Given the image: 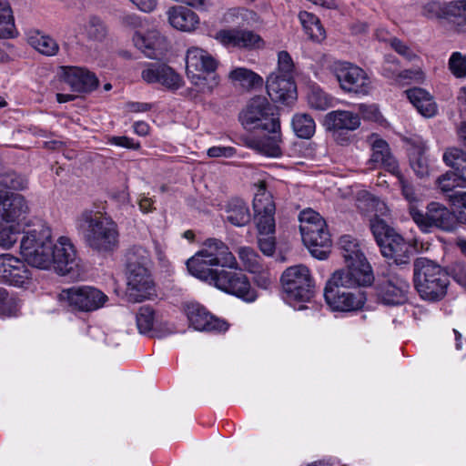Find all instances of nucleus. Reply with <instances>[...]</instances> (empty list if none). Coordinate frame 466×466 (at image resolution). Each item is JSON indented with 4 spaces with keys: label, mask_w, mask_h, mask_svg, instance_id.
I'll return each instance as SVG.
<instances>
[{
    "label": "nucleus",
    "mask_w": 466,
    "mask_h": 466,
    "mask_svg": "<svg viewBox=\"0 0 466 466\" xmlns=\"http://www.w3.org/2000/svg\"><path fill=\"white\" fill-rule=\"evenodd\" d=\"M391 47L408 61H415L419 59L417 53L405 43L393 37L390 41Z\"/></svg>",
    "instance_id": "nucleus-53"
},
{
    "label": "nucleus",
    "mask_w": 466,
    "mask_h": 466,
    "mask_svg": "<svg viewBox=\"0 0 466 466\" xmlns=\"http://www.w3.org/2000/svg\"><path fill=\"white\" fill-rule=\"evenodd\" d=\"M444 163L453 170L438 178V186L449 198L458 219L466 224V154L460 148H448L443 154Z\"/></svg>",
    "instance_id": "nucleus-5"
},
{
    "label": "nucleus",
    "mask_w": 466,
    "mask_h": 466,
    "mask_svg": "<svg viewBox=\"0 0 466 466\" xmlns=\"http://www.w3.org/2000/svg\"><path fill=\"white\" fill-rule=\"evenodd\" d=\"M237 150L233 147L214 146L208 149L207 154L209 157L231 158L236 156Z\"/></svg>",
    "instance_id": "nucleus-55"
},
{
    "label": "nucleus",
    "mask_w": 466,
    "mask_h": 466,
    "mask_svg": "<svg viewBox=\"0 0 466 466\" xmlns=\"http://www.w3.org/2000/svg\"><path fill=\"white\" fill-rule=\"evenodd\" d=\"M307 102L310 108L324 111L332 106V98L319 86L311 85L307 93Z\"/></svg>",
    "instance_id": "nucleus-45"
},
{
    "label": "nucleus",
    "mask_w": 466,
    "mask_h": 466,
    "mask_svg": "<svg viewBox=\"0 0 466 466\" xmlns=\"http://www.w3.org/2000/svg\"><path fill=\"white\" fill-rule=\"evenodd\" d=\"M284 301L295 309H304L313 296V279L304 265L288 268L281 276Z\"/></svg>",
    "instance_id": "nucleus-11"
},
{
    "label": "nucleus",
    "mask_w": 466,
    "mask_h": 466,
    "mask_svg": "<svg viewBox=\"0 0 466 466\" xmlns=\"http://www.w3.org/2000/svg\"><path fill=\"white\" fill-rule=\"evenodd\" d=\"M138 332L143 335L164 337L176 332L173 326L158 324L155 311L148 306L141 307L136 316Z\"/></svg>",
    "instance_id": "nucleus-25"
},
{
    "label": "nucleus",
    "mask_w": 466,
    "mask_h": 466,
    "mask_svg": "<svg viewBox=\"0 0 466 466\" xmlns=\"http://www.w3.org/2000/svg\"><path fill=\"white\" fill-rule=\"evenodd\" d=\"M25 262L13 254H0V282L15 287L29 284L31 272Z\"/></svg>",
    "instance_id": "nucleus-21"
},
{
    "label": "nucleus",
    "mask_w": 466,
    "mask_h": 466,
    "mask_svg": "<svg viewBox=\"0 0 466 466\" xmlns=\"http://www.w3.org/2000/svg\"><path fill=\"white\" fill-rule=\"evenodd\" d=\"M142 79L147 84H158L170 91L183 86V77L166 64H148L141 72Z\"/></svg>",
    "instance_id": "nucleus-22"
},
{
    "label": "nucleus",
    "mask_w": 466,
    "mask_h": 466,
    "mask_svg": "<svg viewBox=\"0 0 466 466\" xmlns=\"http://www.w3.org/2000/svg\"><path fill=\"white\" fill-rule=\"evenodd\" d=\"M134 132L138 136H147L149 132V126L144 121H137L133 125Z\"/></svg>",
    "instance_id": "nucleus-63"
},
{
    "label": "nucleus",
    "mask_w": 466,
    "mask_h": 466,
    "mask_svg": "<svg viewBox=\"0 0 466 466\" xmlns=\"http://www.w3.org/2000/svg\"><path fill=\"white\" fill-rule=\"evenodd\" d=\"M359 111L361 114L362 117L367 120L377 122L381 117L378 106L374 104H372V105L360 104Z\"/></svg>",
    "instance_id": "nucleus-56"
},
{
    "label": "nucleus",
    "mask_w": 466,
    "mask_h": 466,
    "mask_svg": "<svg viewBox=\"0 0 466 466\" xmlns=\"http://www.w3.org/2000/svg\"><path fill=\"white\" fill-rule=\"evenodd\" d=\"M74 30L76 35L89 39H100L106 33L103 22L96 16L78 22Z\"/></svg>",
    "instance_id": "nucleus-39"
},
{
    "label": "nucleus",
    "mask_w": 466,
    "mask_h": 466,
    "mask_svg": "<svg viewBox=\"0 0 466 466\" xmlns=\"http://www.w3.org/2000/svg\"><path fill=\"white\" fill-rule=\"evenodd\" d=\"M76 228L86 246L99 253H109L118 246V228L107 215L83 210L76 218Z\"/></svg>",
    "instance_id": "nucleus-3"
},
{
    "label": "nucleus",
    "mask_w": 466,
    "mask_h": 466,
    "mask_svg": "<svg viewBox=\"0 0 466 466\" xmlns=\"http://www.w3.org/2000/svg\"><path fill=\"white\" fill-rule=\"evenodd\" d=\"M109 143L114 146L129 148V149H138L140 147V144L135 141L133 138L128 137H111L109 138Z\"/></svg>",
    "instance_id": "nucleus-57"
},
{
    "label": "nucleus",
    "mask_w": 466,
    "mask_h": 466,
    "mask_svg": "<svg viewBox=\"0 0 466 466\" xmlns=\"http://www.w3.org/2000/svg\"><path fill=\"white\" fill-rule=\"evenodd\" d=\"M357 208L363 213L374 212L373 218H380L379 215L385 216L388 213V208L383 201L373 197L367 190H360L357 195Z\"/></svg>",
    "instance_id": "nucleus-37"
},
{
    "label": "nucleus",
    "mask_w": 466,
    "mask_h": 466,
    "mask_svg": "<svg viewBox=\"0 0 466 466\" xmlns=\"http://www.w3.org/2000/svg\"><path fill=\"white\" fill-rule=\"evenodd\" d=\"M237 252L244 269L251 273H258L261 271L262 265L260 258L254 249L249 247H240Z\"/></svg>",
    "instance_id": "nucleus-48"
},
{
    "label": "nucleus",
    "mask_w": 466,
    "mask_h": 466,
    "mask_svg": "<svg viewBox=\"0 0 466 466\" xmlns=\"http://www.w3.org/2000/svg\"><path fill=\"white\" fill-rule=\"evenodd\" d=\"M136 7L144 13L153 12L158 4V0H129Z\"/></svg>",
    "instance_id": "nucleus-58"
},
{
    "label": "nucleus",
    "mask_w": 466,
    "mask_h": 466,
    "mask_svg": "<svg viewBox=\"0 0 466 466\" xmlns=\"http://www.w3.org/2000/svg\"><path fill=\"white\" fill-rule=\"evenodd\" d=\"M123 24L134 31L132 42L136 48L150 59L161 58L167 50V43L149 20L131 14L123 17Z\"/></svg>",
    "instance_id": "nucleus-10"
},
{
    "label": "nucleus",
    "mask_w": 466,
    "mask_h": 466,
    "mask_svg": "<svg viewBox=\"0 0 466 466\" xmlns=\"http://www.w3.org/2000/svg\"><path fill=\"white\" fill-rule=\"evenodd\" d=\"M395 176L399 179L402 195L409 203L410 215L411 216L412 208H415L416 210H421L420 208L422 207V199L416 194L413 187L404 179V177L401 176L400 172Z\"/></svg>",
    "instance_id": "nucleus-49"
},
{
    "label": "nucleus",
    "mask_w": 466,
    "mask_h": 466,
    "mask_svg": "<svg viewBox=\"0 0 466 466\" xmlns=\"http://www.w3.org/2000/svg\"><path fill=\"white\" fill-rule=\"evenodd\" d=\"M299 230L303 242H311L313 231L326 228L323 218L311 208L304 209L299 213Z\"/></svg>",
    "instance_id": "nucleus-33"
},
{
    "label": "nucleus",
    "mask_w": 466,
    "mask_h": 466,
    "mask_svg": "<svg viewBox=\"0 0 466 466\" xmlns=\"http://www.w3.org/2000/svg\"><path fill=\"white\" fill-rule=\"evenodd\" d=\"M212 37L227 48L247 50L262 49L266 43L264 39L252 30L227 26L214 33Z\"/></svg>",
    "instance_id": "nucleus-17"
},
{
    "label": "nucleus",
    "mask_w": 466,
    "mask_h": 466,
    "mask_svg": "<svg viewBox=\"0 0 466 466\" xmlns=\"http://www.w3.org/2000/svg\"><path fill=\"white\" fill-rule=\"evenodd\" d=\"M333 71L340 87L348 93L367 96L373 88L372 80L361 67L349 62H338Z\"/></svg>",
    "instance_id": "nucleus-15"
},
{
    "label": "nucleus",
    "mask_w": 466,
    "mask_h": 466,
    "mask_svg": "<svg viewBox=\"0 0 466 466\" xmlns=\"http://www.w3.org/2000/svg\"><path fill=\"white\" fill-rule=\"evenodd\" d=\"M339 246L346 268L335 271L329 279L324 291L325 300L332 311H357L364 307L366 293L344 288L371 285L374 281L373 271L356 238L349 235L342 236Z\"/></svg>",
    "instance_id": "nucleus-1"
},
{
    "label": "nucleus",
    "mask_w": 466,
    "mask_h": 466,
    "mask_svg": "<svg viewBox=\"0 0 466 466\" xmlns=\"http://www.w3.org/2000/svg\"><path fill=\"white\" fill-rule=\"evenodd\" d=\"M229 78L248 89L261 86L264 83L259 75L245 67H237L230 71Z\"/></svg>",
    "instance_id": "nucleus-43"
},
{
    "label": "nucleus",
    "mask_w": 466,
    "mask_h": 466,
    "mask_svg": "<svg viewBox=\"0 0 466 466\" xmlns=\"http://www.w3.org/2000/svg\"><path fill=\"white\" fill-rule=\"evenodd\" d=\"M413 221L423 230L428 231L436 227L444 230H451L455 224V215L443 205L431 202L427 207V211L411 208Z\"/></svg>",
    "instance_id": "nucleus-18"
},
{
    "label": "nucleus",
    "mask_w": 466,
    "mask_h": 466,
    "mask_svg": "<svg viewBox=\"0 0 466 466\" xmlns=\"http://www.w3.org/2000/svg\"><path fill=\"white\" fill-rule=\"evenodd\" d=\"M295 65L287 51L278 53L277 68L266 80L268 95L272 101L289 105L297 99V86L294 80Z\"/></svg>",
    "instance_id": "nucleus-9"
},
{
    "label": "nucleus",
    "mask_w": 466,
    "mask_h": 466,
    "mask_svg": "<svg viewBox=\"0 0 466 466\" xmlns=\"http://www.w3.org/2000/svg\"><path fill=\"white\" fill-rule=\"evenodd\" d=\"M154 200L145 195H140L138 198L139 209L143 213H149L153 211Z\"/></svg>",
    "instance_id": "nucleus-61"
},
{
    "label": "nucleus",
    "mask_w": 466,
    "mask_h": 466,
    "mask_svg": "<svg viewBox=\"0 0 466 466\" xmlns=\"http://www.w3.org/2000/svg\"><path fill=\"white\" fill-rule=\"evenodd\" d=\"M23 223L0 221V248L11 249L24 234Z\"/></svg>",
    "instance_id": "nucleus-38"
},
{
    "label": "nucleus",
    "mask_w": 466,
    "mask_h": 466,
    "mask_svg": "<svg viewBox=\"0 0 466 466\" xmlns=\"http://www.w3.org/2000/svg\"><path fill=\"white\" fill-rule=\"evenodd\" d=\"M324 125L329 130L354 131L360 126V117L349 110H334L325 116Z\"/></svg>",
    "instance_id": "nucleus-31"
},
{
    "label": "nucleus",
    "mask_w": 466,
    "mask_h": 466,
    "mask_svg": "<svg viewBox=\"0 0 466 466\" xmlns=\"http://www.w3.org/2000/svg\"><path fill=\"white\" fill-rule=\"evenodd\" d=\"M299 19L305 34L314 42L320 43L326 38V32L319 17L314 14L301 11Z\"/></svg>",
    "instance_id": "nucleus-36"
},
{
    "label": "nucleus",
    "mask_w": 466,
    "mask_h": 466,
    "mask_svg": "<svg viewBox=\"0 0 466 466\" xmlns=\"http://www.w3.org/2000/svg\"><path fill=\"white\" fill-rule=\"evenodd\" d=\"M239 119L248 129L261 128L274 131L280 127L274 106L264 96L252 98L240 113Z\"/></svg>",
    "instance_id": "nucleus-14"
},
{
    "label": "nucleus",
    "mask_w": 466,
    "mask_h": 466,
    "mask_svg": "<svg viewBox=\"0 0 466 466\" xmlns=\"http://www.w3.org/2000/svg\"><path fill=\"white\" fill-rule=\"evenodd\" d=\"M60 76L75 92H89L97 86L96 76L82 67L63 66Z\"/></svg>",
    "instance_id": "nucleus-28"
},
{
    "label": "nucleus",
    "mask_w": 466,
    "mask_h": 466,
    "mask_svg": "<svg viewBox=\"0 0 466 466\" xmlns=\"http://www.w3.org/2000/svg\"><path fill=\"white\" fill-rule=\"evenodd\" d=\"M15 35V26L10 5L0 0V38H10Z\"/></svg>",
    "instance_id": "nucleus-46"
},
{
    "label": "nucleus",
    "mask_w": 466,
    "mask_h": 466,
    "mask_svg": "<svg viewBox=\"0 0 466 466\" xmlns=\"http://www.w3.org/2000/svg\"><path fill=\"white\" fill-rule=\"evenodd\" d=\"M454 279L466 289V265L459 266L454 269Z\"/></svg>",
    "instance_id": "nucleus-62"
},
{
    "label": "nucleus",
    "mask_w": 466,
    "mask_h": 466,
    "mask_svg": "<svg viewBox=\"0 0 466 466\" xmlns=\"http://www.w3.org/2000/svg\"><path fill=\"white\" fill-rule=\"evenodd\" d=\"M255 222L259 235L275 234V203L271 194L260 183L253 200Z\"/></svg>",
    "instance_id": "nucleus-19"
},
{
    "label": "nucleus",
    "mask_w": 466,
    "mask_h": 466,
    "mask_svg": "<svg viewBox=\"0 0 466 466\" xmlns=\"http://www.w3.org/2000/svg\"><path fill=\"white\" fill-rule=\"evenodd\" d=\"M218 66V61L208 51L191 46L186 55V72L190 83L195 86V91L188 90L187 96L196 99L198 93L209 94L218 85L216 76L208 77L205 74L213 73Z\"/></svg>",
    "instance_id": "nucleus-6"
},
{
    "label": "nucleus",
    "mask_w": 466,
    "mask_h": 466,
    "mask_svg": "<svg viewBox=\"0 0 466 466\" xmlns=\"http://www.w3.org/2000/svg\"><path fill=\"white\" fill-rule=\"evenodd\" d=\"M113 198L122 206L130 204V196L127 190L114 193Z\"/></svg>",
    "instance_id": "nucleus-64"
},
{
    "label": "nucleus",
    "mask_w": 466,
    "mask_h": 466,
    "mask_svg": "<svg viewBox=\"0 0 466 466\" xmlns=\"http://www.w3.org/2000/svg\"><path fill=\"white\" fill-rule=\"evenodd\" d=\"M268 135L252 136L246 139L248 148L268 157H279L282 155L280 127L272 131L266 130Z\"/></svg>",
    "instance_id": "nucleus-26"
},
{
    "label": "nucleus",
    "mask_w": 466,
    "mask_h": 466,
    "mask_svg": "<svg viewBox=\"0 0 466 466\" xmlns=\"http://www.w3.org/2000/svg\"><path fill=\"white\" fill-rule=\"evenodd\" d=\"M156 294L155 283L148 268H127L126 295L130 302L150 299Z\"/></svg>",
    "instance_id": "nucleus-20"
},
{
    "label": "nucleus",
    "mask_w": 466,
    "mask_h": 466,
    "mask_svg": "<svg viewBox=\"0 0 466 466\" xmlns=\"http://www.w3.org/2000/svg\"><path fill=\"white\" fill-rule=\"evenodd\" d=\"M448 67L456 78L466 77V55L461 52H453L448 61Z\"/></svg>",
    "instance_id": "nucleus-50"
},
{
    "label": "nucleus",
    "mask_w": 466,
    "mask_h": 466,
    "mask_svg": "<svg viewBox=\"0 0 466 466\" xmlns=\"http://www.w3.org/2000/svg\"><path fill=\"white\" fill-rule=\"evenodd\" d=\"M167 15L170 25L182 32H193L200 23L198 15L183 5L171 6L167 11Z\"/></svg>",
    "instance_id": "nucleus-30"
},
{
    "label": "nucleus",
    "mask_w": 466,
    "mask_h": 466,
    "mask_svg": "<svg viewBox=\"0 0 466 466\" xmlns=\"http://www.w3.org/2000/svg\"><path fill=\"white\" fill-rule=\"evenodd\" d=\"M372 154L368 162L370 169L384 167L393 175L398 174L399 167L396 159L390 152L386 141L380 139L378 136L372 135L370 138Z\"/></svg>",
    "instance_id": "nucleus-27"
},
{
    "label": "nucleus",
    "mask_w": 466,
    "mask_h": 466,
    "mask_svg": "<svg viewBox=\"0 0 466 466\" xmlns=\"http://www.w3.org/2000/svg\"><path fill=\"white\" fill-rule=\"evenodd\" d=\"M20 254L30 266L54 270L61 276L67 275L78 268L76 249L66 236L52 239V229L42 223L24 232L20 241Z\"/></svg>",
    "instance_id": "nucleus-2"
},
{
    "label": "nucleus",
    "mask_w": 466,
    "mask_h": 466,
    "mask_svg": "<svg viewBox=\"0 0 466 466\" xmlns=\"http://www.w3.org/2000/svg\"><path fill=\"white\" fill-rule=\"evenodd\" d=\"M185 313L189 324L199 331H225L228 324L219 319L196 302H189L185 305Z\"/></svg>",
    "instance_id": "nucleus-23"
},
{
    "label": "nucleus",
    "mask_w": 466,
    "mask_h": 466,
    "mask_svg": "<svg viewBox=\"0 0 466 466\" xmlns=\"http://www.w3.org/2000/svg\"><path fill=\"white\" fill-rule=\"evenodd\" d=\"M182 4L199 11H207L213 5L212 0H182Z\"/></svg>",
    "instance_id": "nucleus-59"
},
{
    "label": "nucleus",
    "mask_w": 466,
    "mask_h": 466,
    "mask_svg": "<svg viewBox=\"0 0 466 466\" xmlns=\"http://www.w3.org/2000/svg\"><path fill=\"white\" fill-rule=\"evenodd\" d=\"M407 97L417 108L418 112L425 117H432L437 114L438 107L433 97L422 88H411L406 91Z\"/></svg>",
    "instance_id": "nucleus-34"
},
{
    "label": "nucleus",
    "mask_w": 466,
    "mask_h": 466,
    "mask_svg": "<svg viewBox=\"0 0 466 466\" xmlns=\"http://www.w3.org/2000/svg\"><path fill=\"white\" fill-rule=\"evenodd\" d=\"M291 125L294 133L300 138L309 139L315 134L316 124L309 114L301 113L294 115Z\"/></svg>",
    "instance_id": "nucleus-44"
},
{
    "label": "nucleus",
    "mask_w": 466,
    "mask_h": 466,
    "mask_svg": "<svg viewBox=\"0 0 466 466\" xmlns=\"http://www.w3.org/2000/svg\"><path fill=\"white\" fill-rule=\"evenodd\" d=\"M209 285L246 302H254L258 298L256 289L252 288L249 279L242 272L220 269V273L216 275V279Z\"/></svg>",
    "instance_id": "nucleus-16"
},
{
    "label": "nucleus",
    "mask_w": 466,
    "mask_h": 466,
    "mask_svg": "<svg viewBox=\"0 0 466 466\" xmlns=\"http://www.w3.org/2000/svg\"><path fill=\"white\" fill-rule=\"evenodd\" d=\"M382 75L399 84H401L403 80L406 79L416 83H420L424 80V73L420 67L400 72L399 65L392 56L386 57L385 64L382 67Z\"/></svg>",
    "instance_id": "nucleus-32"
},
{
    "label": "nucleus",
    "mask_w": 466,
    "mask_h": 466,
    "mask_svg": "<svg viewBox=\"0 0 466 466\" xmlns=\"http://www.w3.org/2000/svg\"><path fill=\"white\" fill-rule=\"evenodd\" d=\"M211 267L238 268V260L228 246L215 238H207L201 248L187 261L188 272L208 284L216 279L218 273H220V269H214Z\"/></svg>",
    "instance_id": "nucleus-4"
},
{
    "label": "nucleus",
    "mask_w": 466,
    "mask_h": 466,
    "mask_svg": "<svg viewBox=\"0 0 466 466\" xmlns=\"http://www.w3.org/2000/svg\"><path fill=\"white\" fill-rule=\"evenodd\" d=\"M16 313L15 301L9 298L6 290L0 288V318L12 317Z\"/></svg>",
    "instance_id": "nucleus-52"
},
{
    "label": "nucleus",
    "mask_w": 466,
    "mask_h": 466,
    "mask_svg": "<svg viewBox=\"0 0 466 466\" xmlns=\"http://www.w3.org/2000/svg\"><path fill=\"white\" fill-rule=\"evenodd\" d=\"M27 41L32 47L46 56H54L58 51L57 43L49 35L39 31L29 32Z\"/></svg>",
    "instance_id": "nucleus-40"
},
{
    "label": "nucleus",
    "mask_w": 466,
    "mask_h": 466,
    "mask_svg": "<svg viewBox=\"0 0 466 466\" xmlns=\"http://www.w3.org/2000/svg\"><path fill=\"white\" fill-rule=\"evenodd\" d=\"M410 166L415 174L420 177H424L430 174V158L425 150H420L410 159Z\"/></svg>",
    "instance_id": "nucleus-51"
},
{
    "label": "nucleus",
    "mask_w": 466,
    "mask_h": 466,
    "mask_svg": "<svg viewBox=\"0 0 466 466\" xmlns=\"http://www.w3.org/2000/svg\"><path fill=\"white\" fill-rule=\"evenodd\" d=\"M312 233V240L311 242H303L304 245L308 248L310 254L319 258L324 259L328 257L329 253V248L331 246V238L330 234L326 228H323L320 230L313 231Z\"/></svg>",
    "instance_id": "nucleus-35"
},
{
    "label": "nucleus",
    "mask_w": 466,
    "mask_h": 466,
    "mask_svg": "<svg viewBox=\"0 0 466 466\" xmlns=\"http://www.w3.org/2000/svg\"><path fill=\"white\" fill-rule=\"evenodd\" d=\"M227 220L237 227H243L250 221V212L247 204L240 199L229 202L227 208Z\"/></svg>",
    "instance_id": "nucleus-41"
},
{
    "label": "nucleus",
    "mask_w": 466,
    "mask_h": 466,
    "mask_svg": "<svg viewBox=\"0 0 466 466\" xmlns=\"http://www.w3.org/2000/svg\"><path fill=\"white\" fill-rule=\"evenodd\" d=\"M127 268H148L150 265V254L142 246H133L127 254Z\"/></svg>",
    "instance_id": "nucleus-47"
},
{
    "label": "nucleus",
    "mask_w": 466,
    "mask_h": 466,
    "mask_svg": "<svg viewBox=\"0 0 466 466\" xmlns=\"http://www.w3.org/2000/svg\"><path fill=\"white\" fill-rule=\"evenodd\" d=\"M258 247L261 252L266 256H272L276 249V240L274 234L259 235Z\"/></svg>",
    "instance_id": "nucleus-54"
},
{
    "label": "nucleus",
    "mask_w": 466,
    "mask_h": 466,
    "mask_svg": "<svg viewBox=\"0 0 466 466\" xmlns=\"http://www.w3.org/2000/svg\"><path fill=\"white\" fill-rule=\"evenodd\" d=\"M219 22L225 26H254L262 24L260 15L254 10L245 6H230L226 8L219 16Z\"/></svg>",
    "instance_id": "nucleus-29"
},
{
    "label": "nucleus",
    "mask_w": 466,
    "mask_h": 466,
    "mask_svg": "<svg viewBox=\"0 0 466 466\" xmlns=\"http://www.w3.org/2000/svg\"><path fill=\"white\" fill-rule=\"evenodd\" d=\"M409 282L400 277L392 276L377 287L378 299L385 305H400L408 299Z\"/></svg>",
    "instance_id": "nucleus-24"
},
{
    "label": "nucleus",
    "mask_w": 466,
    "mask_h": 466,
    "mask_svg": "<svg viewBox=\"0 0 466 466\" xmlns=\"http://www.w3.org/2000/svg\"><path fill=\"white\" fill-rule=\"evenodd\" d=\"M414 283L422 299L438 301L447 293L450 277L440 265L426 258H419L414 264Z\"/></svg>",
    "instance_id": "nucleus-8"
},
{
    "label": "nucleus",
    "mask_w": 466,
    "mask_h": 466,
    "mask_svg": "<svg viewBox=\"0 0 466 466\" xmlns=\"http://www.w3.org/2000/svg\"><path fill=\"white\" fill-rule=\"evenodd\" d=\"M26 179L14 172L0 175V221L23 223L30 213L26 198L17 193L7 191L23 190L26 187Z\"/></svg>",
    "instance_id": "nucleus-7"
},
{
    "label": "nucleus",
    "mask_w": 466,
    "mask_h": 466,
    "mask_svg": "<svg viewBox=\"0 0 466 466\" xmlns=\"http://www.w3.org/2000/svg\"><path fill=\"white\" fill-rule=\"evenodd\" d=\"M151 108V106L147 103H141V102H128L126 105V109L128 112L133 113H141V112H147Z\"/></svg>",
    "instance_id": "nucleus-60"
},
{
    "label": "nucleus",
    "mask_w": 466,
    "mask_h": 466,
    "mask_svg": "<svg viewBox=\"0 0 466 466\" xmlns=\"http://www.w3.org/2000/svg\"><path fill=\"white\" fill-rule=\"evenodd\" d=\"M370 229L383 257L397 265L409 263L411 252L410 243L385 220L378 218L370 219Z\"/></svg>",
    "instance_id": "nucleus-12"
},
{
    "label": "nucleus",
    "mask_w": 466,
    "mask_h": 466,
    "mask_svg": "<svg viewBox=\"0 0 466 466\" xmlns=\"http://www.w3.org/2000/svg\"><path fill=\"white\" fill-rule=\"evenodd\" d=\"M441 11L443 15L452 20L459 28L466 29V0H454L446 3Z\"/></svg>",
    "instance_id": "nucleus-42"
},
{
    "label": "nucleus",
    "mask_w": 466,
    "mask_h": 466,
    "mask_svg": "<svg viewBox=\"0 0 466 466\" xmlns=\"http://www.w3.org/2000/svg\"><path fill=\"white\" fill-rule=\"evenodd\" d=\"M58 299L72 310L91 312L103 308L107 303L108 297L92 286H75L62 289Z\"/></svg>",
    "instance_id": "nucleus-13"
}]
</instances>
